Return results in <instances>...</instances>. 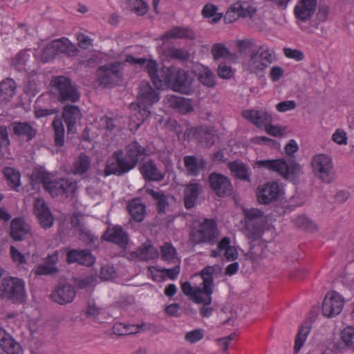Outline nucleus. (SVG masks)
Instances as JSON below:
<instances>
[{"instance_id":"obj_6","label":"nucleus","mask_w":354,"mask_h":354,"mask_svg":"<svg viewBox=\"0 0 354 354\" xmlns=\"http://www.w3.org/2000/svg\"><path fill=\"white\" fill-rule=\"evenodd\" d=\"M50 85L53 93L62 104L75 103L80 100V92L69 77L55 76L50 81Z\"/></svg>"},{"instance_id":"obj_16","label":"nucleus","mask_w":354,"mask_h":354,"mask_svg":"<svg viewBox=\"0 0 354 354\" xmlns=\"http://www.w3.org/2000/svg\"><path fill=\"white\" fill-rule=\"evenodd\" d=\"M35 62V55L30 48L19 50L11 59V66L19 72H28Z\"/></svg>"},{"instance_id":"obj_18","label":"nucleus","mask_w":354,"mask_h":354,"mask_svg":"<svg viewBox=\"0 0 354 354\" xmlns=\"http://www.w3.org/2000/svg\"><path fill=\"white\" fill-rule=\"evenodd\" d=\"M75 296L74 287L68 283L57 286L50 293L51 299L59 305L72 303Z\"/></svg>"},{"instance_id":"obj_3","label":"nucleus","mask_w":354,"mask_h":354,"mask_svg":"<svg viewBox=\"0 0 354 354\" xmlns=\"http://www.w3.org/2000/svg\"><path fill=\"white\" fill-rule=\"evenodd\" d=\"M159 94L149 84L142 82L139 86L138 102L131 103L130 109L131 117L137 118L138 126L140 125L148 118L151 112L150 107L159 100Z\"/></svg>"},{"instance_id":"obj_4","label":"nucleus","mask_w":354,"mask_h":354,"mask_svg":"<svg viewBox=\"0 0 354 354\" xmlns=\"http://www.w3.org/2000/svg\"><path fill=\"white\" fill-rule=\"evenodd\" d=\"M218 266H207L201 272L199 275L203 279L201 286L193 287L189 281L181 284V290L184 295L188 296L194 303L203 301L202 296L204 294L213 293L214 291V274Z\"/></svg>"},{"instance_id":"obj_40","label":"nucleus","mask_w":354,"mask_h":354,"mask_svg":"<svg viewBox=\"0 0 354 354\" xmlns=\"http://www.w3.org/2000/svg\"><path fill=\"white\" fill-rule=\"evenodd\" d=\"M136 254V257L142 261L154 259L159 256L158 250L149 243L142 244L138 248V250L132 254Z\"/></svg>"},{"instance_id":"obj_61","label":"nucleus","mask_w":354,"mask_h":354,"mask_svg":"<svg viewBox=\"0 0 354 354\" xmlns=\"http://www.w3.org/2000/svg\"><path fill=\"white\" fill-rule=\"evenodd\" d=\"M203 337L202 330L196 329L187 333L185 339L189 343H196Z\"/></svg>"},{"instance_id":"obj_24","label":"nucleus","mask_w":354,"mask_h":354,"mask_svg":"<svg viewBox=\"0 0 354 354\" xmlns=\"http://www.w3.org/2000/svg\"><path fill=\"white\" fill-rule=\"evenodd\" d=\"M317 0H299L294 8V15L297 20L306 22L310 20L317 8Z\"/></svg>"},{"instance_id":"obj_21","label":"nucleus","mask_w":354,"mask_h":354,"mask_svg":"<svg viewBox=\"0 0 354 354\" xmlns=\"http://www.w3.org/2000/svg\"><path fill=\"white\" fill-rule=\"evenodd\" d=\"M34 212L43 228L47 229L53 225L54 217L43 198L35 200Z\"/></svg>"},{"instance_id":"obj_35","label":"nucleus","mask_w":354,"mask_h":354,"mask_svg":"<svg viewBox=\"0 0 354 354\" xmlns=\"http://www.w3.org/2000/svg\"><path fill=\"white\" fill-rule=\"evenodd\" d=\"M57 55L66 54L68 56L75 55L78 49L68 38L62 37L52 41Z\"/></svg>"},{"instance_id":"obj_23","label":"nucleus","mask_w":354,"mask_h":354,"mask_svg":"<svg viewBox=\"0 0 354 354\" xmlns=\"http://www.w3.org/2000/svg\"><path fill=\"white\" fill-rule=\"evenodd\" d=\"M203 192V186L196 180H191L185 185L183 192V203L187 209L193 208L196 203L198 196Z\"/></svg>"},{"instance_id":"obj_51","label":"nucleus","mask_w":354,"mask_h":354,"mask_svg":"<svg viewBox=\"0 0 354 354\" xmlns=\"http://www.w3.org/2000/svg\"><path fill=\"white\" fill-rule=\"evenodd\" d=\"M341 339L346 348L354 351V327L348 326L341 332Z\"/></svg>"},{"instance_id":"obj_33","label":"nucleus","mask_w":354,"mask_h":354,"mask_svg":"<svg viewBox=\"0 0 354 354\" xmlns=\"http://www.w3.org/2000/svg\"><path fill=\"white\" fill-rule=\"evenodd\" d=\"M163 39H186L194 40L196 39V34L194 30L188 27L175 26L171 30L167 31L163 37Z\"/></svg>"},{"instance_id":"obj_46","label":"nucleus","mask_w":354,"mask_h":354,"mask_svg":"<svg viewBox=\"0 0 354 354\" xmlns=\"http://www.w3.org/2000/svg\"><path fill=\"white\" fill-rule=\"evenodd\" d=\"M218 7L212 3L205 4L202 10L204 18H212V23H218L223 17L222 13H218Z\"/></svg>"},{"instance_id":"obj_47","label":"nucleus","mask_w":354,"mask_h":354,"mask_svg":"<svg viewBox=\"0 0 354 354\" xmlns=\"http://www.w3.org/2000/svg\"><path fill=\"white\" fill-rule=\"evenodd\" d=\"M35 178L43 185L44 189L51 194V191L57 180H52L50 174L41 171L35 174Z\"/></svg>"},{"instance_id":"obj_22","label":"nucleus","mask_w":354,"mask_h":354,"mask_svg":"<svg viewBox=\"0 0 354 354\" xmlns=\"http://www.w3.org/2000/svg\"><path fill=\"white\" fill-rule=\"evenodd\" d=\"M82 113L79 106L66 104L63 109L62 117L67 126L68 134H74L76 131V124L82 118Z\"/></svg>"},{"instance_id":"obj_29","label":"nucleus","mask_w":354,"mask_h":354,"mask_svg":"<svg viewBox=\"0 0 354 354\" xmlns=\"http://www.w3.org/2000/svg\"><path fill=\"white\" fill-rule=\"evenodd\" d=\"M0 347L7 354H23L21 345L2 327H0Z\"/></svg>"},{"instance_id":"obj_1","label":"nucleus","mask_w":354,"mask_h":354,"mask_svg":"<svg viewBox=\"0 0 354 354\" xmlns=\"http://www.w3.org/2000/svg\"><path fill=\"white\" fill-rule=\"evenodd\" d=\"M126 61L145 68L157 88L165 85L183 94H189L191 91L192 81L188 77L187 73L179 67L163 66L158 69L156 61L144 57L136 58L131 55L126 56Z\"/></svg>"},{"instance_id":"obj_59","label":"nucleus","mask_w":354,"mask_h":354,"mask_svg":"<svg viewBox=\"0 0 354 354\" xmlns=\"http://www.w3.org/2000/svg\"><path fill=\"white\" fill-rule=\"evenodd\" d=\"M162 258L165 261H172L175 258L176 250L169 243H165L161 248Z\"/></svg>"},{"instance_id":"obj_57","label":"nucleus","mask_w":354,"mask_h":354,"mask_svg":"<svg viewBox=\"0 0 354 354\" xmlns=\"http://www.w3.org/2000/svg\"><path fill=\"white\" fill-rule=\"evenodd\" d=\"M95 281L96 278L93 275H88L84 278L73 279L75 286L79 289H84L93 286L95 283Z\"/></svg>"},{"instance_id":"obj_54","label":"nucleus","mask_w":354,"mask_h":354,"mask_svg":"<svg viewBox=\"0 0 354 354\" xmlns=\"http://www.w3.org/2000/svg\"><path fill=\"white\" fill-rule=\"evenodd\" d=\"M211 53L212 54L213 58L215 60L219 59L221 58H226L230 57V52L226 48V46L221 43L214 44L211 49Z\"/></svg>"},{"instance_id":"obj_58","label":"nucleus","mask_w":354,"mask_h":354,"mask_svg":"<svg viewBox=\"0 0 354 354\" xmlns=\"http://www.w3.org/2000/svg\"><path fill=\"white\" fill-rule=\"evenodd\" d=\"M133 328L135 330H129V328H127V325L121 323H117L113 326V331L114 334L118 335H126L129 334L137 333L139 331L140 326H134Z\"/></svg>"},{"instance_id":"obj_27","label":"nucleus","mask_w":354,"mask_h":354,"mask_svg":"<svg viewBox=\"0 0 354 354\" xmlns=\"http://www.w3.org/2000/svg\"><path fill=\"white\" fill-rule=\"evenodd\" d=\"M58 261L59 252L56 250L52 254H48L43 263L38 264L36 266L34 273L35 275H52L57 274L59 272V269L57 267Z\"/></svg>"},{"instance_id":"obj_19","label":"nucleus","mask_w":354,"mask_h":354,"mask_svg":"<svg viewBox=\"0 0 354 354\" xmlns=\"http://www.w3.org/2000/svg\"><path fill=\"white\" fill-rule=\"evenodd\" d=\"M139 171L145 182L158 183L165 177V174L159 169L152 159H149L141 164L139 167Z\"/></svg>"},{"instance_id":"obj_41","label":"nucleus","mask_w":354,"mask_h":354,"mask_svg":"<svg viewBox=\"0 0 354 354\" xmlns=\"http://www.w3.org/2000/svg\"><path fill=\"white\" fill-rule=\"evenodd\" d=\"M91 167V159L84 153H81L78 159L74 162V173L77 175H82L86 173Z\"/></svg>"},{"instance_id":"obj_45","label":"nucleus","mask_w":354,"mask_h":354,"mask_svg":"<svg viewBox=\"0 0 354 354\" xmlns=\"http://www.w3.org/2000/svg\"><path fill=\"white\" fill-rule=\"evenodd\" d=\"M3 173L8 184L13 189L17 190L20 186V173L11 167H6Z\"/></svg>"},{"instance_id":"obj_9","label":"nucleus","mask_w":354,"mask_h":354,"mask_svg":"<svg viewBox=\"0 0 354 354\" xmlns=\"http://www.w3.org/2000/svg\"><path fill=\"white\" fill-rule=\"evenodd\" d=\"M256 165L259 168H264L270 171L276 172L285 179H294L298 176L301 171V167L298 163L287 162L283 159L261 160L256 162Z\"/></svg>"},{"instance_id":"obj_7","label":"nucleus","mask_w":354,"mask_h":354,"mask_svg":"<svg viewBox=\"0 0 354 354\" xmlns=\"http://www.w3.org/2000/svg\"><path fill=\"white\" fill-rule=\"evenodd\" d=\"M124 62H113L100 66L96 70V82L104 88L113 87L122 80Z\"/></svg>"},{"instance_id":"obj_53","label":"nucleus","mask_w":354,"mask_h":354,"mask_svg":"<svg viewBox=\"0 0 354 354\" xmlns=\"http://www.w3.org/2000/svg\"><path fill=\"white\" fill-rule=\"evenodd\" d=\"M237 47L239 52L245 55L250 52H253L254 50H257L256 43L252 39L239 40L237 42Z\"/></svg>"},{"instance_id":"obj_11","label":"nucleus","mask_w":354,"mask_h":354,"mask_svg":"<svg viewBox=\"0 0 354 354\" xmlns=\"http://www.w3.org/2000/svg\"><path fill=\"white\" fill-rule=\"evenodd\" d=\"M311 167L314 175L325 183H330L334 180L335 171L333 162L330 156L319 153L311 160Z\"/></svg>"},{"instance_id":"obj_12","label":"nucleus","mask_w":354,"mask_h":354,"mask_svg":"<svg viewBox=\"0 0 354 354\" xmlns=\"http://www.w3.org/2000/svg\"><path fill=\"white\" fill-rule=\"evenodd\" d=\"M245 218V227L250 239H256L260 236L261 227L266 221L264 212L260 209L252 208L243 210Z\"/></svg>"},{"instance_id":"obj_39","label":"nucleus","mask_w":354,"mask_h":354,"mask_svg":"<svg viewBox=\"0 0 354 354\" xmlns=\"http://www.w3.org/2000/svg\"><path fill=\"white\" fill-rule=\"evenodd\" d=\"M146 194L151 197L156 202L158 213H165V209L169 206L168 197L162 191L147 189Z\"/></svg>"},{"instance_id":"obj_17","label":"nucleus","mask_w":354,"mask_h":354,"mask_svg":"<svg viewBox=\"0 0 354 354\" xmlns=\"http://www.w3.org/2000/svg\"><path fill=\"white\" fill-rule=\"evenodd\" d=\"M281 189L277 182H268L258 187L257 199L259 203L268 205L279 199Z\"/></svg>"},{"instance_id":"obj_32","label":"nucleus","mask_w":354,"mask_h":354,"mask_svg":"<svg viewBox=\"0 0 354 354\" xmlns=\"http://www.w3.org/2000/svg\"><path fill=\"white\" fill-rule=\"evenodd\" d=\"M183 161L188 174L193 176H198L206 165V161L203 158H199L195 156H185Z\"/></svg>"},{"instance_id":"obj_20","label":"nucleus","mask_w":354,"mask_h":354,"mask_svg":"<svg viewBox=\"0 0 354 354\" xmlns=\"http://www.w3.org/2000/svg\"><path fill=\"white\" fill-rule=\"evenodd\" d=\"M95 257L88 249H72L66 253V262L69 264L77 263L81 266L90 267L95 263Z\"/></svg>"},{"instance_id":"obj_48","label":"nucleus","mask_w":354,"mask_h":354,"mask_svg":"<svg viewBox=\"0 0 354 354\" xmlns=\"http://www.w3.org/2000/svg\"><path fill=\"white\" fill-rule=\"evenodd\" d=\"M310 326L308 325H302L300 327L299 330L295 337L294 346V350L295 353H298L300 351L304 344L305 343L306 338L310 333Z\"/></svg>"},{"instance_id":"obj_60","label":"nucleus","mask_w":354,"mask_h":354,"mask_svg":"<svg viewBox=\"0 0 354 354\" xmlns=\"http://www.w3.org/2000/svg\"><path fill=\"white\" fill-rule=\"evenodd\" d=\"M283 53L286 57L293 59L297 62L301 61L304 59V54L298 49L284 48Z\"/></svg>"},{"instance_id":"obj_55","label":"nucleus","mask_w":354,"mask_h":354,"mask_svg":"<svg viewBox=\"0 0 354 354\" xmlns=\"http://www.w3.org/2000/svg\"><path fill=\"white\" fill-rule=\"evenodd\" d=\"M168 56L183 62H187L190 59L189 53L184 48H170L168 50Z\"/></svg>"},{"instance_id":"obj_10","label":"nucleus","mask_w":354,"mask_h":354,"mask_svg":"<svg viewBox=\"0 0 354 354\" xmlns=\"http://www.w3.org/2000/svg\"><path fill=\"white\" fill-rule=\"evenodd\" d=\"M274 61V55L266 45H261L251 53L245 68L252 73L263 72Z\"/></svg>"},{"instance_id":"obj_5","label":"nucleus","mask_w":354,"mask_h":354,"mask_svg":"<svg viewBox=\"0 0 354 354\" xmlns=\"http://www.w3.org/2000/svg\"><path fill=\"white\" fill-rule=\"evenodd\" d=\"M218 236L216 222L213 218H205L201 222L193 223L189 234V241L193 245H214L217 243Z\"/></svg>"},{"instance_id":"obj_26","label":"nucleus","mask_w":354,"mask_h":354,"mask_svg":"<svg viewBox=\"0 0 354 354\" xmlns=\"http://www.w3.org/2000/svg\"><path fill=\"white\" fill-rule=\"evenodd\" d=\"M242 116L247 120L251 122L258 128L266 127L272 122V117L270 113L264 111L259 110H243Z\"/></svg>"},{"instance_id":"obj_52","label":"nucleus","mask_w":354,"mask_h":354,"mask_svg":"<svg viewBox=\"0 0 354 354\" xmlns=\"http://www.w3.org/2000/svg\"><path fill=\"white\" fill-rule=\"evenodd\" d=\"M295 223L298 227L302 230L310 232H314L317 230V226L315 223L303 215L297 216L295 220Z\"/></svg>"},{"instance_id":"obj_64","label":"nucleus","mask_w":354,"mask_h":354,"mask_svg":"<svg viewBox=\"0 0 354 354\" xmlns=\"http://www.w3.org/2000/svg\"><path fill=\"white\" fill-rule=\"evenodd\" d=\"M264 129L268 134L274 137H281L285 134L284 128L272 125L271 123L268 124Z\"/></svg>"},{"instance_id":"obj_25","label":"nucleus","mask_w":354,"mask_h":354,"mask_svg":"<svg viewBox=\"0 0 354 354\" xmlns=\"http://www.w3.org/2000/svg\"><path fill=\"white\" fill-rule=\"evenodd\" d=\"M12 135L29 142L36 137L37 129L28 122H14L10 126Z\"/></svg>"},{"instance_id":"obj_15","label":"nucleus","mask_w":354,"mask_h":354,"mask_svg":"<svg viewBox=\"0 0 354 354\" xmlns=\"http://www.w3.org/2000/svg\"><path fill=\"white\" fill-rule=\"evenodd\" d=\"M212 189L219 197H225L232 193L233 187L230 179L221 174L212 173L209 176Z\"/></svg>"},{"instance_id":"obj_42","label":"nucleus","mask_w":354,"mask_h":354,"mask_svg":"<svg viewBox=\"0 0 354 354\" xmlns=\"http://www.w3.org/2000/svg\"><path fill=\"white\" fill-rule=\"evenodd\" d=\"M200 82L209 88H213L216 85V76L207 67H203L198 75Z\"/></svg>"},{"instance_id":"obj_2","label":"nucleus","mask_w":354,"mask_h":354,"mask_svg":"<svg viewBox=\"0 0 354 354\" xmlns=\"http://www.w3.org/2000/svg\"><path fill=\"white\" fill-rule=\"evenodd\" d=\"M148 156L147 147L141 145L138 141L133 140L126 145L124 150L113 152L106 162L104 176H123L136 168Z\"/></svg>"},{"instance_id":"obj_63","label":"nucleus","mask_w":354,"mask_h":354,"mask_svg":"<svg viewBox=\"0 0 354 354\" xmlns=\"http://www.w3.org/2000/svg\"><path fill=\"white\" fill-rule=\"evenodd\" d=\"M296 102L294 100H286L278 103L276 109L279 112H286L296 108Z\"/></svg>"},{"instance_id":"obj_44","label":"nucleus","mask_w":354,"mask_h":354,"mask_svg":"<svg viewBox=\"0 0 354 354\" xmlns=\"http://www.w3.org/2000/svg\"><path fill=\"white\" fill-rule=\"evenodd\" d=\"M232 9L239 14L241 17H252L255 14L257 10L252 6H250L246 1H237L232 4Z\"/></svg>"},{"instance_id":"obj_36","label":"nucleus","mask_w":354,"mask_h":354,"mask_svg":"<svg viewBox=\"0 0 354 354\" xmlns=\"http://www.w3.org/2000/svg\"><path fill=\"white\" fill-rule=\"evenodd\" d=\"M227 166L236 178L246 182L251 181L249 167L245 164L239 160H235L229 162Z\"/></svg>"},{"instance_id":"obj_56","label":"nucleus","mask_w":354,"mask_h":354,"mask_svg":"<svg viewBox=\"0 0 354 354\" xmlns=\"http://www.w3.org/2000/svg\"><path fill=\"white\" fill-rule=\"evenodd\" d=\"M57 55H58L53 42L51 41L50 43L48 44L44 48L41 55V61L43 63L49 62L55 59Z\"/></svg>"},{"instance_id":"obj_13","label":"nucleus","mask_w":354,"mask_h":354,"mask_svg":"<svg viewBox=\"0 0 354 354\" xmlns=\"http://www.w3.org/2000/svg\"><path fill=\"white\" fill-rule=\"evenodd\" d=\"M344 306V299L335 291L329 292L322 304V313L326 317H332L339 314Z\"/></svg>"},{"instance_id":"obj_34","label":"nucleus","mask_w":354,"mask_h":354,"mask_svg":"<svg viewBox=\"0 0 354 354\" xmlns=\"http://www.w3.org/2000/svg\"><path fill=\"white\" fill-rule=\"evenodd\" d=\"M17 85L11 78L0 82V104H7L16 93Z\"/></svg>"},{"instance_id":"obj_28","label":"nucleus","mask_w":354,"mask_h":354,"mask_svg":"<svg viewBox=\"0 0 354 354\" xmlns=\"http://www.w3.org/2000/svg\"><path fill=\"white\" fill-rule=\"evenodd\" d=\"M165 100L169 107L183 114L191 112L194 109L192 100L189 98L176 95H167Z\"/></svg>"},{"instance_id":"obj_37","label":"nucleus","mask_w":354,"mask_h":354,"mask_svg":"<svg viewBox=\"0 0 354 354\" xmlns=\"http://www.w3.org/2000/svg\"><path fill=\"white\" fill-rule=\"evenodd\" d=\"M129 214L136 222H142L146 215V207L140 198L133 199L127 205Z\"/></svg>"},{"instance_id":"obj_50","label":"nucleus","mask_w":354,"mask_h":354,"mask_svg":"<svg viewBox=\"0 0 354 354\" xmlns=\"http://www.w3.org/2000/svg\"><path fill=\"white\" fill-rule=\"evenodd\" d=\"M130 10L136 15L142 16L148 11V5L143 0H127Z\"/></svg>"},{"instance_id":"obj_49","label":"nucleus","mask_w":354,"mask_h":354,"mask_svg":"<svg viewBox=\"0 0 354 354\" xmlns=\"http://www.w3.org/2000/svg\"><path fill=\"white\" fill-rule=\"evenodd\" d=\"M212 294L213 293H209V295L204 294L202 296V299L204 301L198 303L203 304L199 310L200 315L202 317H209L212 315V313L214 310L213 307L210 306V304L212 302Z\"/></svg>"},{"instance_id":"obj_30","label":"nucleus","mask_w":354,"mask_h":354,"mask_svg":"<svg viewBox=\"0 0 354 354\" xmlns=\"http://www.w3.org/2000/svg\"><path fill=\"white\" fill-rule=\"evenodd\" d=\"M77 183L70 178H61L57 180L51 191L53 197L63 195L66 197L73 196L77 190Z\"/></svg>"},{"instance_id":"obj_43","label":"nucleus","mask_w":354,"mask_h":354,"mask_svg":"<svg viewBox=\"0 0 354 354\" xmlns=\"http://www.w3.org/2000/svg\"><path fill=\"white\" fill-rule=\"evenodd\" d=\"M52 125L55 131V145L57 147H62L64 144V127L60 119L55 118Z\"/></svg>"},{"instance_id":"obj_38","label":"nucleus","mask_w":354,"mask_h":354,"mask_svg":"<svg viewBox=\"0 0 354 354\" xmlns=\"http://www.w3.org/2000/svg\"><path fill=\"white\" fill-rule=\"evenodd\" d=\"M194 136L198 142L204 145L206 147H210L214 143V132L212 128H197Z\"/></svg>"},{"instance_id":"obj_14","label":"nucleus","mask_w":354,"mask_h":354,"mask_svg":"<svg viewBox=\"0 0 354 354\" xmlns=\"http://www.w3.org/2000/svg\"><path fill=\"white\" fill-rule=\"evenodd\" d=\"M102 239L117 245L123 250L127 249L129 242L128 233L120 225H115L112 227H109L104 232Z\"/></svg>"},{"instance_id":"obj_31","label":"nucleus","mask_w":354,"mask_h":354,"mask_svg":"<svg viewBox=\"0 0 354 354\" xmlns=\"http://www.w3.org/2000/svg\"><path fill=\"white\" fill-rule=\"evenodd\" d=\"M30 232V227L22 218H15L10 224V237L16 241H21L25 239Z\"/></svg>"},{"instance_id":"obj_8","label":"nucleus","mask_w":354,"mask_h":354,"mask_svg":"<svg viewBox=\"0 0 354 354\" xmlns=\"http://www.w3.org/2000/svg\"><path fill=\"white\" fill-rule=\"evenodd\" d=\"M25 282L17 277H4L0 283V299L13 304H22L26 299Z\"/></svg>"},{"instance_id":"obj_62","label":"nucleus","mask_w":354,"mask_h":354,"mask_svg":"<svg viewBox=\"0 0 354 354\" xmlns=\"http://www.w3.org/2000/svg\"><path fill=\"white\" fill-rule=\"evenodd\" d=\"M217 73L219 77L228 80L232 75V68L225 64H221L218 67Z\"/></svg>"}]
</instances>
